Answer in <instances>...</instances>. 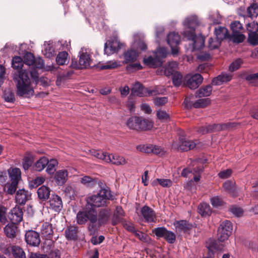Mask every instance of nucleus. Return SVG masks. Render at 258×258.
<instances>
[{
    "label": "nucleus",
    "mask_w": 258,
    "mask_h": 258,
    "mask_svg": "<svg viewBox=\"0 0 258 258\" xmlns=\"http://www.w3.org/2000/svg\"><path fill=\"white\" fill-rule=\"evenodd\" d=\"M13 80L16 83L17 95L24 98H30L34 95V88L29 77L28 71L24 70L14 73Z\"/></svg>",
    "instance_id": "obj_1"
},
{
    "label": "nucleus",
    "mask_w": 258,
    "mask_h": 258,
    "mask_svg": "<svg viewBox=\"0 0 258 258\" xmlns=\"http://www.w3.org/2000/svg\"><path fill=\"white\" fill-rule=\"evenodd\" d=\"M233 230L232 223L229 220H225L221 223L218 230V241L210 239L207 242V247L210 251L213 250H221L222 246L218 244L219 242H224L227 240Z\"/></svg>",
    "instance_id": "obj_2"
},
{
    "label": "nucleus",
    "mask_w": 258,
    "mask_h": 258,
    "mask_svg": "<svg viewBox=\"0 0 258 258\" xmlns=\"http://www.w3.org/2000/svg\"><path fill=\"white\" fill-rule=\"evenodd\" d=\"M144 36L142 34L137 33L134 35V41L132 47L123 53L124 63H128L136 61L138 56V50L145 51L147 46L144 41Z\"/></svg>",
    "instance_id": "obj_3"
},
{
    "label": "nucleus",
    "mask_w": 258,
    "mask_h": 258,
    "mask_svg": "<svg viewBox=\"0 0 258 258\" xmlns=\"http://www.w3.org/2000/svg\"><path fill=\"white\" fill-rule=\"evenodd\" d=\"M126 125L129 129L138 131L150 130L152 128L153 123L149 119L133 116L127 119Z\"/></svg>",
    "instance_id": "obj_4"
},
{
    "label": "nucleus",
    "mask_w": 258,
    "mask_h": 258,
    "mask_svg": "<svg viewBox=\"0 0 258 258\" xmlns=\"http://www.w3.org/2000/svg\"><path fill=\"white\" fill-rule=\"evenodd\" d=\"M108 200H113L110 191L107 189H101L96 195L88 198L87 203L91 206L100 207L107 205Z\"/></svg>",
    "instance_id": "obj_5"
},
{
    "label": "nucleus",
    "mask_w": 258,
    "mask_h": 258,
    "mask_svg": "<svg viewBox=\"0 0 258 258\" xmlns=\"http://www.w3.org/2000/svg\"><path fill=\"white\" fill-rule=\"evenodd\" d=\"M132 94L139 97L151 96L159 94V91L157 87L151 90L145 88L139 82H136L131 89Z\"/></svg>",
    "instance_id": "obj_6"
},
{
    "label": "nucleus",
    "mask_w": 258,
    "mask_h": 258,
    "mask_svg": "<svg viewBox=\"0 0 258 258\" xmlns=\"http://www.w3.org/2000/svg\"><path fill=\"white\" fill-rule=\"evenodd\" d=\"M183 37L190 41L189 45H191L192 51L199 50L204 46L205 38L201 35H196L195 33H190V34L183 36Z\"/></svg>",
    "instance_id": "obj_7"
},
{
    "label": "nucleus",
    "mask_w": 258,
    "mask_h": 258,
    "mask_svg": "<svg viewBox=\"0 0 258 258\" xmlns=\"http://www.w3.org/2000/svg\"><path fill=\"white\" fill-rule=\"evenodd\" d=\"M198 24L199 21L196 16L192 15L187 17L183 22L184 27L183 36H187L190 33H195V29Z\"/></svg>",
    "instance_id": "obj_8"
},
{
    "label": "nucleus",
    "mask_w": 258,
    "mask_h": 258,
    "mask_svg": "<svg viewBox=\"0 0 258 258\" xmlns=\"http://www.w3.org/2000/svg\"><path fill=\"white\" fill-rule=\"evenodd\" d=\"M152 232L157 237H163L169 243L172 244L175 241L176 236L175 234L164 227L155 228Z\"/></svg>",
    "instance_id": "obj_9"
},
{
    "label": "nucleus",
    "mask_w": 258,
    "mask_h": 258,
    "mask_svg": "<svg viewBox=\"0 0 258 258\" xmlns=\"http://www.w3.org/2000/svg\"><path fill=\"white\" fill-rule=\"evenodd\" d=\"M196 146V143L192 141L186 139L183 136L179 137L178 143L173 142L172 144L173 148L182 151H187L193 149Z\"/></svg>",
    "instance_id": "obj_10"
},
{
    "label": "nucleus",
    "mask_w": 258,
    "mask_h": 258,
    "mask_svg": "<svg viewBox=\"0 0 258 258\" xmlns=\"http://www.w3.org/2000/svg\"><path fill=\"white\" fill-rule=\"evenodd\" d=\"M92 64V60L90 58V55L87 52H84L80 54L79 60V63L76 62H72L71 67L76 69H82L87 68Z\"/></svg>",
    "instance_id": "obj_11"
},
{
    "label": "nucleus",
    "mask_w": 258,
    "mask_h": 258,
    "mask_svg": "<svg viewBox=\"0 0 258 258\" xmlns=\"http://www.w3.org/2000/svg\"><path fill=\"white\" fill-rule=\"evenodd\" d=\"M231 126V123H224V124H214L205 125L204 126L200 127L197 131L202 134L212 132L215 131H219L225 130L226 128L230 127Z\"/></svg>",
    "instance_id": "obj_12"
},
{
    "label": "nucleus",
    "mask_w": 258,
    "mask_h": 258,
    "mask_svg": "<svg viewBox=\"0 0 258 258\" xmlns=\"http://www.w3.org/2000/svg\"><path fill=\"white\" fill-rule=\"evenodd\" d=\"M121 48V43L118 39L115 37L112 40H108L104 44V52L109 55L118 51Z\"/></svg>",
    "instance_id": "obj_13"
},
{
    "label": "nucleus",
    "mask_w": 258,
    "mask_h": 258,
    "mask_svg": "<svg viewBox=\"0 0 258 258\" xmlns=\"http://www.w3.org/2000/svg\"><path fill=\"white\" fill-rule=\"evenodd\" d=\"M141 213L145 222L153 223L156 222V215L155 211L147 206H143L141 209Z\"/></svg>",
    "instance_id": "obj_14"
},
{
    "label": "nucleus",
    "mask_w": 258,
    "mask_h": 258,
    "mask_svg": "<svg viewBox=\"0 0 258 258\" xmlns=\"http://www.w3.org/2000/svg\"><path fill=\"white\" fill-rule=\"evenodd\" d=\"M23 216V212L22 209L19 206H16L11 210L9 218L12 223L16 224L22 221Z\"/></svg>",
    "instance_id": "obj_15"
},
{
    "label": "nucleus",
    "mask_w": 258,
    "mask_h": 258,
    "mask_svg": "<svg viewBox=\"0 0 258 258\" xmlns=\"http://www.w3.org/2000/svg\"><path fill=\"white\" fill-rule=\"evenodd\" d=\"M26 243L33 246H37L40 242L38 233L33 230H29L25 234Z\"/></svg>",
    "instance_id": "obj_16"
},
{
    "label": "nucleus",
    "mask_w": 258,
    "mask_h": 258,
    "mask_svg": "<svg viewBox=\"0 0 258 258\" xmlns=\"http://www.w3.org/2000/svg\"><path fill=\"white\" fill-rule=\"evenodd\" d=\"M31 198V194L24 189H19L15 197L16 202L21 205L25 204L26 202Z\"/></svg>",
    "instance_id": "obj_17"
},
{
    "label": "nucleus",
    "mask_w": 258,
    "mask_h": 258,
    "mask_svg": "<svg viewBox=\"0 0 258 258\" xmlns=\"http://www.w3.org/2000/svg\"><path fill=\"white\" fill-rule=\"evenodd\" d=\"M111 210L109 208L102 209L97 214V221L99 225L106 224L111 216Z\"/></svg>",
    "instance_id": "obj_18"
},
{
    "label": "nucleus",
    "mask_w": 258,
    "mask_h": 258,
    "mask_svg": "<svg viewBox=\"0 0 258 258\" xmlns=\"http://www.w3.org/2000/svg\"><path fill=\"white\" fill-rule=\"evenodd\" d=\"M50 208L55 212H59L62 208L61 199L58 195H52L49 201Z\"/></svg>",
    "instance_id": "obj_19"
},
{
    "label": "nucleus",
    "mask_w": 258,
    "mask_h": 258,
    "mask_svg": "<svg viewBox=\"0 0 258 258\" xmlns=\"http://www.w3.org/2000/svg\"><path fill=\"white\" fill-rule=\"evenodd\" d=\"M203 78L199 74H196L187 80L186 84L190 89H196L202 83Z\"/></svg>",
    "instance_id": "obj_20"
},
{
    "label": "nucleus",
    "mask_w": 258,
    "mask_h": 258,
    "mask_svg": "<svg viewBox=\"0 0 258 258\" xmlns=\"http://www.w3.org/2000/svg\"><path fill=\"white\" fill-rule=\"evenodd\" d=\"M232 74L227 73H222L220 75L212 80V84L215 86H219L224 83L230 81L232 79Z\"/></svg>",
    "instance_id": "obj_21"
},
{
    "label": "nucleus",
    "mask_w": 258,
    "mask_h": 258,
    "mask_svg": "<svg viewBox=\"0 0 258 258\" xmlns=\"http://www.w3.org/2000/svg\"><path fill=\"white\" fill-rule=\"evenodd\" d=\"M173 225L176 230L179 232H183L184 233L188 232L193 227L191 224L185 220L176 221L173 223Z\"/></svg>",
    "instance_id": "obj_22"
},
{
    "label": "nucleus",
    "mask_w": 258,
    "mask_h": 258,
    "mask_svg": "<svg viewBox=\"0 0 258 258\" xmlns=\"http://www.w3.org/2000/svg\"><path fill=\"white\" fill-rule=\"evenodd\" d=\"M106 163H111L115 165H124L127 161L123 156L116 154H108Z\"/></svg>",
    "instance_id": "obj_23"
},
{
    "label": "nucleus",
    "mask_w": 258,
    "mask_h": 258,
    "mask_svg": "<svg viewBox=\"0 0 258 258\" xmlns=\"http://www.w3.org/2000/svg\"><path fill=\"white\" fill-rule=\"evenodd\" d=\"M197 160H193L191 161L189 167L188 168H184L181 172V175L183 177H186L189 173H200L202 171V167H198L194 168L195 166L197 164Z\"/></svg>",
    "instance_id": "obj_24"
},
{
    "label": "nucleus",
    "mask_w": 258,
    "mask_h": 258,
    "mask_svg": "<svg viewBox=\"0 0 258 258\" xmlns=\"http://www.w3.org/2000/svg\"><path fill=\"white\" fill-rule=\"evenodd\" d=\"M143 61L146 65L154 68L160 66L162 63V60H160V58L156 56L154 53V56H149L144 58Z\"/></svg>",
    "instance_id": "obj_25"
},
{
    "label": "nucleus",
    "mask_w": 258,
    "mask_h": 258,
    "mask_svg": "<svg viewBox=\"0 0 258 258\" xmlns=\"http://www.w3.org/2000/svg\"><path fill=\"white\" fill-rule=\"evenodd\" d=\"M68 173L67 170L62 169L57 171L55 175L56 182L58 185H62L67 180Z\"/></svg>",
    "instance_id": "obj_26"
},
{
    "label": "nucleus",
    "mask_w": 258,
    "mask_h": 258,
    "mask_svg": "<svg viewBox=\"0 0 258 258\" xmlns=\"http://www.w3.org/2000/svg\"><path fill=\"white\" fill-rule=\"evenodd\" d=\"M53 229L51 224L48 222L43 223L41 229V233L42 235L46 239H49L53 234Z\"/></svg>",
    "instance_id": "obj_27"
},
{
    "label": "nucleus",
    "mask_w": 258,
    "mask_h": 258,
    "mask_svg": "<svg viewBox=\"0 0 258 258\" xmlns=\"http://www.w3.org/2000/svg\"><path fill=\"white\" fill-rule=\"evenodd\" d=\"M180 41V37L177 33L170 32L167 37V42L170 47L177 46Z\"/></svg>",
    "instance_id": "obj_28"
},
{
    "label": "nucleus",
    "mask_w": 258,
    "mask_h": 258,
    "mask_svg": "<svg viewBox=\"0 0 258 258\" xmlns=\"http://www.w3.org/2000/svg\"><path fill=\"white\" fill-rule=\"evenodd\" d=\"M50 190L49 187L42 185L37 190L38 197L42 201L47 200L50 196Z\"/></svg>",
    "instance_id": "obj_29"
},
{
    "label": "nucleus",
    "mask_w": 258,
    "mask_h": 258,
    "mask_svg": "<svg viewBox=\"0 0 258 258\" xmlns=\"http://www.w3.org/2000/svg\"><path fill=\"white\" fill-rule=\"evenodd\" d=\"M87 219L90 223L94 224L97 221V212L92 208L86 207L85 210Z\"/></svg>",
    "instance_id": "obj_30"
},
{
    "label": "nucleus",
    "mask_w": 258,
    "mask_h": 258,
    "mask_svg": "<svg viewBox=\"0 0 258 258\" xmlns=\"http://www.w3.org/2000/svg\"><path fill=\"white\" fill-rule=\"evenodd\" d=\"M124 215V212L121 207L118 206L113 214L112 218V224L115 225L120 222Z\"/></svg>",
    "instance_id": "obj_31"
},
{
    "label": "nucleus",
    "mask_w": 258,
    "mask_h": 258,
    "mask_svg": "<svg viewBox=\"0 0 258 258\" xmlns=\"http://www.w3.org/2000/svg\"><path fill=\"white\" fill-rule=\"evenodd\" d=\"M214 32L216 38L221 41L222 40L228 38L229 36L227 29L224 27L215 28Z\"/></svg>",
    "instance_id": "obj_32"
},
{
    "label": "nucleus",
    "mask_w": 258,
    "mask_h": 258,
    "mask_svg": "<svg viewBox=\"0 0 258 258\" xmlns=\"http://www.w3.org/2000/svg\"><path fill=\"white\" fill-rule=\"evenodd\" d=\"M177 67V63L175 61L169 62L168 64L166 66L164 70V74L166 76H172L174 73L177 72L175 71Z\"/></svg>",
    "instance_id": "obj_33"
},
{
    "label": "nucleus",
    "mask_w": 258,
    "mask_h": 258,
    "mask_svg": "<svg viewBox=\"0 0 258 258\" xmlns=\"http://www.w3.org/2000/svg\"><path fill=\"white\" fill-rule=\"evenodd\" d=\"M47 164L48 159L45 157H42L36 162L33 168L36 171H41Z\"/></svg>",
    "instance_id": "obj_34"
},
{
    "label": "nucleus",
    "mask_w": 258,
    "mask_h": 258,
    "mask_svg": "<svg viewBox=\"0 0 258 258\" xmlns=\"http://www.w3.org/2000/svg\"><path fill=\"white\" fill-rule=\"evenodd\" d=\"M46 57L50 58L55 54V51L53 48L52 43L50 42H45L44 44V48L42 50Z\"/></svg>",
    "instance_id": "obj_35"
},
{
    "label": "nucleus",
    "mask_w": 258,
    "mask_h": 258,
    "mask_svg": "<svg viewBox=\"0 0 258 258\" xmlns=\"http://www.w3.org/2000/svg\"><path fill=\"white\" fill-rule=\"evenodd\" d=\"M66 237L69 240H75L77 237V228L70 226L65 231Z\"/></svg>",
    "instance_id": "obj_36"
},
{
    "label": "nucleus",
    "mask_w": 258,
    "mask_h": 258,
    "mask_svg": "<svg viewBox=\"0 0 258 258\" xmlns=\"http://www.w3.org/2000/svg\"><path fill=\"white\" fill-rule=\"evenodd\" d=\"M212 90V87L210 85L203 87L197 91V96L199 97L209 96L211 94Z\"/></svg>",
    "instance_id": "obj_37"
},
{
    "label": "nucleus",
    "mask_w": 258,
    "mask_h": 258,
    "mask_svg": "<svg viewBox=\"0 0 258 258\" xmlns=\"http://www.w3.org/2000/svg\"><path fill=\"white\" fill-rule=\"evenodd\" d=\"M9 172L11 181L16 182V183H18L21 178L20 170L17 168H13Z\"/></svg>",
    "instance_id": "obj_38"
},
{
    "label": "nucleus",
    "mask_w": 258,
    "mask_h": 258,
    "mask_svg": "<svg viewBox=\"0 0 258 258\" xmlns=\"http://www.w3.org/2000/svg\"><path fill=\"white\" fill-rule=\"evenodd\" d=\"M16 226L14 223L7 225L4 228V232L6 236L10 238H14L16 235Z\"/></svg>",
    "instance_id": "obj_39"
},
{
    "label": "nucleus",
    "mask_w": 258,
    "mask_h": 258,
    "mask_svg": "<svg viewBox=\"0 0 258 258\" xmlns=\"http://www.w3.org/2000/svg\"><path fill=\"white\" fill-rule=\"evenodd\" d=\"M11 250L15 258H26L24 251L20 247L14 245L11 247Z\"/></svg>",
    "instance_id": "obj_40"
},
{
    "label": "nucleus",
    "mask_w": 258,
    "mask_h": 258,
    "mask_svg": "<svg viewBox=\"0 0 258 258\" xmlns=\"http://www.w3.org/2000/svg\"><path fill=\"white\" fill-rule=\"evenodd\" d=\"M198 211L202 216L209 215L211 213L210 205L205 203H202L199 206Z\"/></svg>",
    "instance_id": "obj_41"
},
{
    "label": "nucleus",
    "mask_w": 258,
    "mask_h": 258,
    "mask_svg": "<svg viewBox=\"0 0 258 258\" xmlns=\"http://www.w3.org/2000/svg\"><path fill=\"white\" fill-rule=\"evenodd\" d=\"M68 53L66 51L58 53L56 57V62L58 65H64L68 61Z\"/></svg>",
    "instance_id": "obj_42"
},
{
    "label": "nucleus",
    "mask_w": 258,
    "mask_h": 258,
    "mask_svg": "<svg viewBox=\"0 0 258 258\" xmlns=\"http://www.w3.org/2000/svg\"><path fill=\"white\" fill-rule=\"evenodd\" d=\"M57 164V161L55 159H52L49 161L48 160V164L46 165V172L50 174H53L56 170L55 167Z\"/></svg>",
    "instance_id": "obj_43"
},
{
    "label": "nucleus",
    "mask_w": 258,
    "mask_h": 258,
    "mask_svg": "<svg viewBox=\"0 0 258 258\" xmlns=\"http://www.w3.org/2000/svg\"><path fill=\"white\" fill-rule=\"evenodd\" d=\"M91 154L96 158L101 159L106 162L108 153L102 152L101 150H93L91 151Z\"/></svg>",
    "instance_id": "obj_44"
},
{
    "label": "nucleus",
    "mask_w": 258,
    "mask_h": 258,
    "mask_svg": "<svg viewBox=\"0 0 258 258\" xmlns=\"http://www.w3.org/2000/svg\"><path fill=\"white\" fill-rule=\"evenodd\" d=\"M23 63V59L21 57L16 56L13 58L12 66L14 69L18 70L21 69Z\"/></svg>",
    "instance_id": "obj_45"
},
{
    "label": "nucleus",
    "mask_w": 258,
    "mask_h": 258,
    "mask_svg": "<svg viewBox=\"0 0 258 258\" xmlns=\"http://www.w3.org/2000/svg\"><path fill=\"white\" fill-rule=\"evenodd\" d=\"M3 98L8 102H14L15 100L14 93L10 89H6L4 91Z\"/></svg>",
    "instance_id": "obj_46"
},
{
    "label": "nucleus",
    "mask_w": 258,
    "mask_h": 258,
    "mask_svg": "<svg viewBox=\"0 0 258 258\" xmlns=\"http://www.w3.org/2000/svg\"><path fill=\"white\" fill-rule=\"evenodd\" d=\"M18 184L16 182L11 181V182L7 183L6 184L5 189L8 194L12 195L15 192L17 188Z\"/></svg>",
    "instance_id": "obj_47"
},
{
    "label": "nucleus",
    "mask_w": 258,
    "mask_h": 258,
    "mask_svg": "<svg viewBox=\"0 0 258 258\" xmlns=\"http://www.w3.org/2000/svg\"><path fill=\"white\" fill-rule=\"evenodd\" d=\"M172 76V83L176 87L181 85L182 81V75L179 72H175Z\"/></svg>",
    "instance_id": "obj_48"
},
{
    "label": "nucleus",
    "mask_w": 258,
    "mask_h": 258,
    "mask_svg": "<svg viewBox=\"0 0 258 258\" xmlns=\"http://www.w3.org/2000/svg\"><path fill=\"white\" fill-rule=\"evenodd\" d=\"M248 16L251 17H256L258 16V6L253 4L247 9Z\"/></svg>",
    "instance_id": "obj_49"
},
{
    "label": "nucleus",
    "mask_w": 258,
    "mask_h": 258,
    "mask_svg": "<svg viewBox=\"0 0 258 258\" xmlns=\"http://www.w3.org/2000/svg\"><path fill=\"white\" fill-rule=\"evenodd\" d=\"M77 222L80 225H82L86 223L88 221L87 217L85 210L83 211H80L77 215Z\"/></svg>",
    "instance_id": "obj_50"
},
{
    "label": "nucleus",
    "mask_w": 258,
    "mask_h": 258,
    "mask_svg": "<svg viewBox=\"0 0 258 258\" xmlns=\"http://www.w3.org/2000/svg\"><path fill=\"white\" fill-rule=\"evenodd\" d=\"M119 66L120 63L119 61L111 60L106 62L105 64L100 66V69L101 70L111 69L116 68L119 67Z\"/></svg>",
    "instance_id": "obj_51"
},
{
    "label": "nucleus",
    "mask_w": 258,
    "mask_h": 258,
    "mask_svg": "<svg viewBox=\"0 0 258 258\" xmlns=\"http://www.w3.org/2000/svg\"><path fill=\"white\" fill-rule=\"evenodd\" d=\"M209 100L208 98L200 99L195 101L193 107L196 108H204L209 104Z\"/></svg>",
    "instance_id": "obj_52"
},
{
    "label": "nucleus",
    "mask_w": 258,
    "mask_h": 258,
    "mask_svg": "<svg viewBox=\"0 0 258 258\" xmlns=\"http://www.w3.org/2000/svg\"><path fill=\"white\" fill-rule=\"evenodd\" d=\"M224 189L230 194L234 193L235 191V183L227 180L225 181L223 185Z\"/></svg>",
    "instance_id": "obj_53"
},
{
    "label": "nucleus",
    "mask_w": 258,
    "mask_h": 258,
    "mask_svg": "<svg viewBox=\"0 0 258 258\" xmlns=\"http://www.w3.org/2000/svg\"><path fill=\"white\" fill-rule=\"evenodd\" d=\"M45 179L42 177H37L36 178L31 180L29 183V186L30 188H35L43 183Z\"/></svg>",
    "instance_id": "obj_54"
},
{
    "label": "nucleus",
    "mask_w": 258,
    "mask_h": 258,
    "mask_svg": "<svg viewBox=\"0 0 258 258\" xmlns=\"http://www.w3.org/2000/svg\"><path fill=\"white\" fill-rule=\"evenodd\" d=\"M245 38V36L240 32L232 33V39L234 42L241 43L243 41Z\"/></svg>",
    "instance_id": "obj_55"
},
{
    "label": "nucleus",
    "mask_w": 258,
    "mask_h": 258,
    "mask_svg": "<svg viewBox=\"0 0 258 258\" xmlns=\"http://www.w3.org/2000/svg\"><path fill=\"white\" fill-rule=\"evenodd\" d=\"M248 42L254 46L258 45V33H249Z\"/></svg>",
    "instance_id": "obj_56"
},
{
    "label": "nucleus",
    "mask_w": 258,
    "mask_h": 258,
    "mask_svg": "<svg viewBox=\"0 0 258 258\" xmlns=\"http://www.w3.org/2000/svg\"><path fill=\"white\" fill-rule=\"evenodd\" d=\"M242 63V60L240 58H237L230 64L229 70L231 72H234L240 68Z\"/></svg>",
    "instance_id": "obj_57"
},
{
    "label": "nucleus",
    "mask_w": 258,
    "mask_h": 258,
    "mask_svg": "<svg viewBox=\"0 0 258 258\" xmlns=\"http://www.w3.org/2000/svg\"><path fill=\"white\" fill-rule=\"evenodd\" d=\"M208 43L209 48L211 49H214L217 48L220 45L221 41L217 38L214 39L212 38H210Z\"/></svg>",
    "instance_id": "obj_58"
},
{
    "label": "nucleus",
    "mask_w": 258,
    "mask_h": 258,
    "mask_svg": "<svg viewBox=\"0 0 258 258\" xmlns=\"http://www.w3.org/2000/svg\"><path fill=\"white\" fill-rule=\"evenodd\" d=\"M34 62V56L33 54L30 52L27 53L24 57L23 62L28 66L33 65Z\"/></svg>",
    "instance_id": "obj_59"
},
{
    "label": "nucleus",
    "mask_w": 258,
    "mask_h": 258,
    "mask_svg": "<svg viewBox=\"0 0 258 258\" xmlns=\"http://www.w3.org/2000/svg\"><path fill=\"white\" fill-rule=\"evenodd\" d=\"M154 53L162 60L163 58L166 57L168 52L165 48L162 47L158 48L156 51L154 52Z\"/></svg>",
    "instance_id": "obj_60"
},
{
    "label": "nucleus",
    "mask_w": 258,
    "mask_h": 258,
    "mask_svg": "<svg viewBox=\"0 0 258 258\" xmlns=\"http://www.w3.org/2000/svg\"><path fill=\"white\" fill-rule=\"evenodd\" d=\"M168 102L166 97H156L153 99V103L156 106H160L165 105Z\"/></svg>",
    "instance_id": "obj_61"
},
{
    "label": "nucleus",
    "mask_w": 258,
    "mask_h": 258,
    "mask_svg": "<svg viewBox=\"0 0 258 258\" xmlns=\"http://www.w3.org/2000/svg\"><path fill=\"white\" fill-rule=\"evenodd\" d=\"M229 211L233 215H234L236 217H237L242 216L243 214V210L241 208L236 206H232L230 208Z\"/></svg>",
    "instance_id": "obj_62"
},
{
    "label": "nucleus",
    "mask_w": 258,
    "mask_h": 258,
    "mask_svg": "<svg viewBox=\"0 0 258 258\" xmlns=\"http://www.w3.org/2000/svg\"><path fill=\"white\" fill-rule=\"evenodd\" d=\"M80 182L82 184L89 186L92 185L95 181L94 179L90 177V176H85L80 178Z\"/></svg>",
    "instance_id": "obj_63"
},
{
    "label": "nucleus",
    "mask_w": 258,
    "mask_h": 258,
    "mask_svg": "<svg viewBox=\"0 0 258 258\" xmlns=\"http://www.w3.org/2000/svg\"><path fill=\"white\" fill-rule=\"evenodd\" d=\"M33 162V159L31 157L29 156H25L23 162V167L24 170H28L31 166Z\"/></svg>",
    "instance_id": "obj_64"
}]
</instances>
